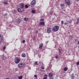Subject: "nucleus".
<instances>
[{
	"label": "nucleus",
	"mask_w": 79,
	"mask_h": 79,
	"mask_svg": "<svg viewBox=\"0 0 79 79\" xmlns=\"http://www.w3.org/2000/svg\"><path fill=\"white\" fill-rule=\"evenodd\" d=\"M59 29V26H55L52 29V31L53 32H56L58 31Z\"/></svg>",
	"instance_id": "f257e3e1"
},
{
	"label": "nucleus",
	"mask_w": 79,
	"mask_h": 79,
	"mask_svg": "<svg viewBox=\"0 0 79 79\" xmlns=\"http://www.w3.org/2000/svg\"><path fill=\"white\" fill-rule=\"evenodd\" d=\"M18 66L19 68L20 69H21L22 68H24V64H23V63H19L18 64Z\"/></svg>",
	"instance_id": "f03ea898"
},
{
	"label": "nucleus",
	"mask_w": 79,
	"mask_h": 79,
	"mask_svg": "<svg viewBox=\"0 0 79 79\" xmlns=\"http://www.w3.org/2000/svg\"><path fill=\"white\" fill-rule=\"evenodd\" d=\"M14 62L15 64H18V63H19L20 62V59L18 58V57H16L14 60Z\"/></svg>",
	"instance_id": "7ed1b4c3"
},
{
	"label": "nucleus",
	"mask_w": 79,
	"mask_h": 79,
	"mask_svg": "<svg viewBox=\"0 0 79 79\" xmlns=\"http://www.w3.org/2000/svg\"><path fill=\"white\" fill-rule=\"evenodd\" d=\"M36 3V1L35 0H33L31 3V7H33L35 5Z\"/></svg>",
	"instance_id": "20e7f679"
},
{
	"label": "nucleus",
	"mask_w": 79,
	"mask_h": 79,
	"mask_svg": "<svg viewBox=\"0 0 79 79\" xmlns=\"http://www.w3.org/2000/svg\"><path fill=\"white\" fill-rule=\"evenodd\" d=\"M65 3L66 5H67L68 6H70L72 3L70 1L68 0H65Z\"/></svg>",
	"instance_id": "39448f33"
},
{
	"label": "nucleus",
	"mask_w": 79,
	"mask_h": 79,
	"mask_svg": "<svg viewBox=\"0 0 79 79\" xmlns=\"http://www.w3.org/2000/svg\"><path fill=\"white\" fill-rule=\"evenodd\" d=\"M47 32L48 34L51 32V28L50 27H48L47 28Z\"/></svg>",
	"instance_id": "423d86ee"
},
{
	"label": "nucleus",
	"mask_w": 79,
	"mask_h": 79,
	"mask_svg": "<svg viewBox=\"0 0 79 79\" xmlns=\"http://www.w3.org/2000/svg\"><path fill=\"white\" fill-rule=\"evenodd\" d=\"M21 9H22V7L21 6H19V8L18 9V10L19 13H22V11H21Z\"/></svg>",
	"instance_id": "0eeeda50"
},
{
	"label": "nucleus",
	"mask_w": 79,
	"mask_h": 79,
	"mask_svg": "<svg viewBox=\"0 0 79 79\" xmlns=\"http://www.w3.org/2000/svg\"><path fill=\"white\" fill-rule=\"evenodd\" d=\"M39 25L40 26H44L45 25V22H41L39 23Z\"/></svg>",
	"instance_id": "6e6552de"
},
{
	"label": "nucleus",
	"mask_w": 79,
	"mask_h": 79,
	"mask_svg": "<svg viewBox=\"0 0 79 79\" xmlns=\"http://www.w3.org/2000/svg\"><path fill=\"white\" fill-rule=\"evenodd\" d=\"M16 21L17 23H19V24H20V23H21V20L19 19H18L16 20Z\"/></svg>",
	"instance_id": "1a4fd4ad"
},
{
	"label": "nucleus",
	"mask_w": 79,
	"mask_h": 79,
	"mask_svg": "<svg viewBox=\"0 0 79 79\" xmlns=\"http://www.w3.org/2000/svg\"><path fill=\"white\" fill-rule=\"evenodd\" d=\"M60 6L61 8H62V10H63L64 8L65 5L64 4H61Z\"/></svg>",
	"instance_id": "9d476101"
},
{
	"label": "nucleus",
	"mask_w": 79,
	"mask_h": 79,
	"mask_svg": "<svg viewBox=\"0 0 79 79\" xmlns=\"http://www.w3.org/2000/svg\"><path fill=\"white\" fill-rule=\"evenodd\" d=\"M4 5H8V1L7 0L5 1L4 2Z\"/></svg>",
	"instance_id": "9b49d317"
},
{
	"label": "nucleus",
	"mask_w": 79,
	"mask_h": 79,
	"mask_svg": "<svg viewBox=\"0 0 79 79\" xmlns=\"http://www.w3.org/2000/svg\"><path fill=\"white\" fill-rule=\"evenodd\" d=\"M43 44H41L40 45L39 47V48H40V49H41V48H42V47H43Z\"/></svg>",
	"instance_id": "f8f14e48"
},
{
	"label": "nucleus",
	"mask_w": 79,
	"mask_h": 79,
	"mask_svg": "<svg viewBox=\"0 0 79 79\" xmlns=\"http://www.w3.org/2000/svg\"><path fill=\"white\" fill-rule=\"evenodd\" d=\"M21 5L20 6H21V7H22V8H24V4L22 3L20 4Z\"/></svg>",
	"instance_id": "ddd939ff"
},
{
	"label": "nucleus",
	"mask_w": 79,
	"mask_h": 79,
	"mask_svg": "<svg viewBox=\"0 0 79 79\" xmlns=\"http://www.w3.org/2000/svg\"><path fill=\"white\" fill-rule=\"evenodd\" d=\"M50 15H52L53 14V11L52 10L50 11Z\"/></svg>",
	"instance_id": "4468645a"
},
{
	"label": "nucleus",
	"mask_w": 79,
	"mask_h": 79,
	"mask_svg": "<svg viewBox=\"0 0 79 79\" xmlns=\"http://www.w3.org/2000/svg\"><path fill=\"white\" fill-rule=\"evenodd\" d=\"M24 20L25 21H27L29 20V19L28 18H24Z\"/></svg>",
	"instance_id": "2eb2a0df"
},
{
	"label": "nucleus",
	"mask_w": 79,
	"mask_h": 79,
	"mask_svg": "<svg viewBox=\"0 0 79 79\" xmlns=\"http://www.w3.org/2000/svg\"><path fill=\"white\" fill-rule=\"evenodd\" d=\"M22 57H26V54H22Z\"/></svg>",
	"instance_id": "dca6fc26"
},
{
	"label": "nucleus",
	"mask_w": 79,
	"mask_h": 79,
	"mask_svg": "<svg viewBox=\"0 0 79 79\" xmlns=\"http://www.w3.org/2000/svg\"><path fill=\"white\" fill-rule=\"evenodd\" d=\"M1 40L2 42H3V41H4V38L3 37H1Z\"/></svg>",
	"instance_id": "f3484780"
},
{
	"label": "nucleus",
	"mask_w": 79,
	"mask_h": 79,
	"mask_svg": "<svg viewBox=\"0 0 79 79\" xmlns=\"http://www.w3.org/2000/svg\"><path fill=\"white\" fill-rule=\"evenodd\" d=\"M48 76L49 77H52V76H53V75L51 73H49L48 74Z\"/></svg>",
	"instance_id": "a211bd4d"
},
{
	"label": "nucleus",
	"mask_w": 79,
	"mask_h": 79,
	"mask_svg": "<svg viewBox=\"0 0 79 79\" xmlns=\"http://www.w3.org/2000/svg\"><path fill=\"white\" fill-rule=\"evenodd\" d=\"M67 23H72V20H70L69 21H67Z\"/></svg>",
	"instance_id": "6ab92c4d"
},
{
	"label": "nucleus",
	"mask_w": 79,
	"mask_h": 79,
	"mask_svg": "<svg viewBox=\"0 0 79 79\" xmlns=\"http://www.w3.org/2000/svg\"><path fill=\"white\" fill-rule=\"evenodd\" d=\"M64 71H67L68 70V68L67 67H65L64 69Z\"/></svg>",
	"instance_id": "aec40b11"
},
{
	"label": "nucleus",
	"mask_w": 79,
	"mask_h": 79,
	"mask_svg": "<svg viewBox=\"0 0 79 79\" xmlns=\"http://www.w3.org/2000/svg\"><path fill=\"white\" fill-rule=\"evenodd\" d=\"M31 12L33 14H34V13H35V10H31Z\"/></svg>",
	"instance_id": "412c9836"
},
{
	"label": "nucleus",
	"mask_w": 79,
	"mask_h": 79,
	"mask_svg": "<svg viewBox=\"0 0 79 79\" xmlns=\"http://www.w3.org/2000/svg\"><path fill=\"white\" fill-rule=\"evenodd\" d=\"M72 76V79H74V74H73L71 75Z\"/></svg>",
	"instance_id": "4be33fe9"
},
{
	"label": "nucleus",
	"mask_w": 79,
	"mask_h": 79,
	"mask_svg": "<svg viewBox=\"0 0 79 79\" xmlns=\"http://www.w3.org/2000/svg\"><path fill=\"white\" fill-rule=\"evenodd\" d=\"M23 78V76H20L18 77V79H22Z\"/></svg>",
	"instance_id": "5701e85b"
},
{
	"label": "nucleus",
	"mask_w": 79,
	"mask_h": 79,
	"mask_svg": "<svg viewBox=\"0 0 79 79\" xmlns=\"http://www.w3.org/2000/svg\"><path fill=\"white\" fill-rule=\"evenodd\" d=\"M77 22L76 24H78L79 23V18L77 19Z\"/></svg>",
	"instance_id": "b1692460"
},
{
	"label": "nucleus",
	"mask_w": 79,
	"mask_h": 79,
	"mask_svg": "<svg viewBox=\"0 0 79 79\" xmlns=\"http://www.w3.org/2000/svg\"><path fill=\"white\" fill-rule=\"evenodd\" d=\"M37 63H38L37 61H35L34 62V64L35 65H36V64H37Z\"/></svg>",
	"instance_id": "393cba45"
},
{
	"label": "nucleus",
	"mask_w": 79,
	"mask_h": 79,
	"mask_svg": "<svg viewBox=\"0 0 79 79\" xmlns=\"http://www.w3.org/2000/svg\"><path fill=\"white\" fill-rule=\"evenodd\" d=\"M55 58L56 59H57V58H58V55H56L55 56Z\"/></svg>",
	"instance_id": "a878e982"
},
{
	"label": "nucleus",
	"mask_w": 79,
	"mask_h": 79,
	"mask_svg": "<svg viewBox=\"0 0 79 79\" xmlns=\"http://www.w3.org/2000/svg\"><path fill=\"white\" fill-rule=\"evenodd\" d=\"M25 7L26 8H29V6L27 5H26L25 6Z\"/></svg>",
	"instance_id": "bb28decb"
},
{
	"label": "nucleus",
	"mask_w": 79,
	"mask_h": 79,
	"mask_svg": "<svg viewBox=\"0 0 79 79\" xmlns=\"http://www.w3.org/2000/svg\"><path fill=\"white\" fill-rule=\"evenodd\" d=\"M5 49H6V46H4L3 48V50H5Z\"/></svg>",
	"instance_id": "cd10ccee"
},
{
	"label": "nucleus",
	"mask_w": 79,
	"mask_h": 79,
	"mask_svg": "<svg viewBox=\"0 0 79 79\" xmlns=\"http://www.w3.org/2000/svg\"><path fill=\"white\" fill-rule=\"evenodd\" d=\"M59 52L60 53H61V52L62 51V50L61 49H59Z\"/></svg>",
	"instance_id": "c85d7f7f"
},
{
	"label": "nucleus",
	"mask_w": 79,
	"mask_h": 79,
	"mask_svg": "<svg viewBox=\"0 0 79 79\" xmlns=\"http://www.w3.org/2000/svg\"><path fill=\"white\" fill-rule=\"evenodd\" d=\"M61 23L62 25H63V24H64V22L62 20L61 21Z\"/></svg>",
	"instance_id": "c756f323"
},
{
	"label": "nucleus",
	"mask_w": 79,
	"mask_h": 79,
	"mask_svg": "<svg viewBox=\"0 0 79 79\" xmlns=\"http://www.w3.org/2000/svg\"><path fill=\"white\" fill-rule=\"evenodd\" d=\"M4 55H2V56H1V58H2V59H3V58H4Z\"/></svg>",
	"instance_id": "7c9ffc66"
},
{
	"label": "nucleus",
	"mask_w": 79,
	"mask_h": 79,
	"mask_svg": "<svg viewBox=\"0 0 79 79\" xmlns=\"http://www.w3.org/2000/svg\"><path fill=\"white\" fill-rule=\"evenodd\" d=\"M40 21H44V19H40Z\"/></svg>",
	"instance_id": "2f4dec72"
},
{
	"label": "nucleus",
	"mask_w": 79,
	"mask_h": 79,
	"mask_svg": "<svg viewBox=\"0 0 79 79\" xmlns=\"http://www.w3.org/2000/svg\"><path fill=\"white\" fill-rule=\"evenodd\" d=\"M34 76L36 78H37V75H35Z\"/></svg>",
	"instance_id": "473e14b6"
},
{
	"label": "nucleus",
	"mask_w": 79,
	"mask_h": 79,
	"mask_svg": "<svg viewBox=\"0 0 79 79\" xmlns=\"http://www.w3.org/2000/svg\"><path fill=\"white\" fill-rule=\"evenodd\" d=\"M26 42V41H25V40H23V41L22 42L23 43H24L25 42Z\"/></svg>",
	"instance_id": "72a5a7b5"
},
{
	"label": "nucleus",
	"mask_w": 79,
	"mask_h": 79,
	"mask_svg": "<svg viewBox=\"0 0 79 79\" xmlns=\"http://www.w3.org/2000/svg\"><path fill=\"white\" fill-rule=\"evenodd\" d=\"M44 68H45L44 67H42L41 68V69H44Z\"/></svg>",
	"instance_id": "f704fd0d"
},
{
	"label": "nucleus",
	"mask_w": 79,
	"mask_h": 79,
	"mask_svg": "<svg viewBox=\"0 0 79 79\" xmlns=\"http://www.w3.org/2000/svg\"><path fill=\"white\" fill-rule=\"evenodd\" d=\"M2 59L3 60H5L6 59V57L4 56V58Z\"/></svg>",
	"instance_id": "c9c22d12"
},
{
	"label": "nucleus",
	"mask_w": 79,
	"mask_h": 79,
	"mask_svg": "<svg viewBox=\"0 0 79 79\" xmlns=\"http://www.w3.org/2000/svg\"><path fill=\"white\" fill-rule=\"evenodd\" d=\"M64 25H66L67 24H68V23H64Z\"/></svg>",
	"instance_id": "e433bc0d"
},
{
	"label": "nucleus",
	"mask_w": 79,
	"mask_h": 79,
	"mask_svg": "<svg viewBox=\"0 0 79 79\" xmlns=\"http://www.w3.org/2000/svg\"><path fill=\"white\" fill-rule=\"evenodd\" d=\"M35 32L36 33H37H37H39V31H38L36 30L35 31Z\"/></svg>",
	"instance_id": "4c0bfd02"
},
{
	"label": "nucleus",
	"mask_w": 79,
	"mask_h": 79,
	"mask_svg": "<svg viewBox=\"0 0 79 79\" xmlns=\"http://www.w3.org/2000/svg\"><path fill=\"white\" fill-rule=\"evenodd\" d=\"M77 65H79V61L77 62Z\"/></svg>",
	"instance_id": "58836bf2"
},
{
	"label": "nucleus",
	"mask_w": 79,
	"mask_h": 79,
	"mask_svg": "<svg viewBox=\"0 0 79 79\" xmlns=\"http://www.w3.org/2000/svg\"><path fill=\"white\" fill-rule=\"evenodd\" d=\"M47 77H44L43 79H47Z\"/></svg>",
	"instance_id": "ea45409f"
},
{
	"label": "nucleus",
	"mask_w": 79,
	"mask_h": 79,
	"mask_svg": "<svg viewBox=\"0 0 79 79\" xmlns=\"http://www.w3.org/2000/svg\"><path fill=\"white\" fill-rule=\"evenodd\" d=\"M75 41L76 42H77V39H75Z\"/></svg>",
	"instance_id": "a19ab883"
},
{
	"label": "nucleus",
	"mask_w": 79,
	"mask_h": 79,
	"mask_svg": "<svg viewBox=\"0 0 79 79\" xmlns=\"http://www.w3.org/2000/svg\"><path fill=\"white\" fill-rule=\"evenodd\" d=\"M49 79H53V78L51 77L49 78Z\"/></svg>",
	"instance_id": "79ce46f5"
},
{
	"label": "nucleus",
	"mask_w": 79,
	"mask_h": 79,
	"mask_svg": "<svg viewBox=\"0 0 79 79\" xmlns=\"http://www.w3.org/2000/svg\"><path fill=\"white\" fill-rule=\"evenodd\" d=\"M7 15V13H6L5 14V16H6Z\"/></svg>",
	"instance_id": "37998d69"
},
{
	"label": "nucleus",
	"mask_w": 79,
	"mask_h": 79,
	"mask_svg": "<svg viewBox=\"0 0 79 79\" xmlns=\"http://www.w3.org/2000/svg\"><path fill=\"white\" fill-rule=\"evenodd\" d=\"M45 76H46V77H47V76H48V75H45Z\"/></svg>",
	"instance_id": "c03bdc74"
},
{
	"label": "nucleus",
	"mask_w": 79,
	"mask_h": 79,
	"mask_svg": "<svg viewBox=\"0 0 79 79\" xmlns=\"http://www.w3.org/2000/svg\"><path fill=\"white\" fill-rule=\"evenodd\" d=\"M78 44L79 45V40L78 42Z\"/></svg>",
	"instance_id": "a18cd8bd"
},
{
	"label": "nucleus",
	"mask_w": 79,
	"mask_h": 79,
	"mask_svg": "<svg viewBox=\"0 0 79 79\" xmlns=\"http://www.w3.org/2000/svg\"><path fill=\"white\" fill-rule=\"evenodd\" d=\"M5 79H10V78H6Z\"/></svg>",
	"instance_id": "49530a36"
},
{
	"label": "nucleus",
	"mask_w": 79,
	"mask_h": 79,
	"mask_svg": "<svg viewBox=\"0 0 79 79\" xmlns=\"http://www.w3.org/2000/svg\"><path fill=\"white\" fill-rule=\"evenodd\" d=\"M46 44H47V43H48V41H46Z\"/></svg>",
	"instance_id": "de8ad7c7"
},
{
	"label": "nucleus",
	"mask_w": 79,
	"mask_h": 79,
	"mask_svg": "<svg viewBox=\"0 0 79 79\" xmlns=\"http://www.w3.org/2000/svg\"><path fill=\"white\" fill-rule=\"evenodd\" d=\"M40 71H43L44 70H42L40 69Z\"/></svg>",
	"instance_id": "09e8293b"
},
{
	"label": "nucleus",
	"mask_w": 79,
	"mask_h": 79,
	"mask_svg": "<svg viewBox=\"0 0 79 79\" xmlns=\"http://www.w3.org/2000/svg\"><path fill=\"white\" fill-rule=\"evenodd\" d=\"M77 1L78 2H79V0H77Z\"/></svg>",
	"instance_id": "8fccbe9b"
},
{
	"label": "nucleus",
	"mask_w": 79,
	"mask_h": 79,
	"mask_svg": "<svg viewBox=\"0 0 79 79\" xmlns=\"http://www.w3.org/2000/svg\"><path fill=\"white\" fill-rule=\"evenodd\" d=\"M1 37V35H0V38Z\"/></svg>",
	"instance_id": "3c124183"
},
{
	"label": "nucleus",
	"mask_w": 79,
	"mask_h": 79,
	"mask_svg": "<svg viewBox=\"0 0 79 79\" xmlns=\"http://www.w3.org/2000/svg\"><path fill=\"white\" fill-rule=\"evenodd\" d=\"M1 44V41H0V44Z\"/></svg>",
	"instance_id": "603ef678"
}]
</instances>
